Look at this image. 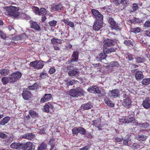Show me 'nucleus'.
Wrapping results in <instances>:
<instances>
[{
  "mask_svg": "<svg viewBox=\"0 0 150 150\" xmlns=\"http://www.w3.org/2000/svg\"><path fill=\"white\" fill-rule=\"evenodd\" d=\"M128 115L124 119H120L119 122L123 123H132L133 125H137V122L134 118V112L130 111L128 112Z\"/></svg>",
  "mask_w": 150,
  "mask_h": 150,
  "instance_id": "1",
  "label": "nucleus"
},
{
  "mask_svg": "<svg viewBox=\"0 0 150 150\" xmlns=\"http://www.w3.org/2000/svg\"><path fill=\"white\" fill-rule=\"evenodd\" d=\"M84 91L80 87L71 89L68 92L69 94L73 97H78L83 95Z\"/></svg>",
  "mask_w": 150,
  "mask_h": 150,
  "instance_id": "2",
  "label": "nucleus"
},
{
  "mask_svg": "<svg viewBox=\"0 0 150 150\" xmlns=\"http://www.w3.org/2000/svg\"><path fill=\"white\" fill-rule=\"evenodd\" d=\"M6 9L8 12V14L14 18L18 17L20 15L19 12L16 10V7L13 6H6Z\"/></svg>",
  "mask_w": 150,
  "mask_h": 150,
  "instance_id": "3",
  "label": "nucleus"
},
{
  "mask_svg": "<svg viewBox=\"0 0 150 150\" xmlns=\"http://www.w3.org/2000/svg\"><path fill=\"white\" fill-rule=\"evenodd\" d=\"M67 70H69L68 75L71 77L79 76V69L76 67L72 66H68L67 67Z\"/></svg>",
  "mask_w": 150,
  "mask_h": 150,
  "instance_id": "4",
  "label": "nucleus"
},
{
  "mask_svg": "<svg viewBox=\"0 0 150 150\" xmlns=\"http://www.w3.org/2000/svg\"><path fill=\"white\" fill-rule=\"evenodd\" d=\"M22 73L20 71L13 72L9 75L10 82L14 83L20 79L22 76Z\"/></svg>",
  "mask_w": 150,
  "mask_h": 150,
  "instance_id": "5",
  "label": "nucleus"
},
{
  "mask_svg": "<svg viewBox=\"0 0 150 150\" xmlns=\"http://www.w3.org/2000/svg\"><path fill=\"white\" fill-rule=\"evenodd\" d=\"M92 14L98 20L102 21L103 20V16L98 10L93 9L91 10Z\"/></svg>",
  "mask_w": 150,
  "mask_h": 150,
  "instance_id": "6",
  "label": "nucleus"
},
{
  "mask_svg": "<svg viewBox=\"0 0 150 150\" xmlns=\"http://www.w3.org/2000/svg\"><path fill=\"white\" fill-rule=\"evenodd\" d=\"M103 42L104 44L103 45V48H104L114 45L116 43V41L115 40L107 39L104 40Z\"/></svg>",
  "mask_w": 150,
  "mask_h": 150,
  "instance_id": "7",
  "label": "nucleus"
},
{
  "mask_svg": "<svg viewBox=\"0 0 150 150\" xmlns=\"http://www.w3.org/2000/svg\"><path fill=\"white\" fill-rule=\"evenodd\" d=\"M87 91L89 93H100L101 92V91L96 86L90 87L87 89Z\"/></svg>",
  "mask_w": 150,
  "mask_h": 150,
  "instance_id": "8",
  "label": "nucleus"
},
{
  "mask_svg": "<svg viewBox=\"0 0 150 150\" xmlns=\"http://www.w3.org/2000/svg\"><path fill=\"white\" fill-rule=\"evenodd\" d=\"M79 52L77 51L73 52L71 57V58L69 61V63L73 62H76L78 59Z\"/></svg>",
  "mask_w": 150,
  "mask_h": 150,
  "instance_id": "9",
  "label": "nucleus"
},
{
  "mask_svg": "<svg viewBox=\"0 0 150 150\" xmlns=\"http://www.w3.org/2000/svg\"><path fill=\"white\" fill-rule=\"evenodd\" d=\"M101 21L96 20L94 23L93 26V29L95 30H98L101 28L103 25Z\"/></svg>",
  "mask_w": 150,
  "mask_h": 150,
  "instance_id": "10",
  "label": "nucleus"
},
{
  "mask_svg": "<svg viewBox=\"0 0 150 150\" xmlns=\"http://www.w3.org/2000/svg\"><path fill=\"white\" fill-rule=\"evenodd\" d=\"M30 26L31 28L38 31H40V27L36 22L31 21H30Z\"/></svg>",
  "mask_w": 150,
  "mask_h": 150,
  "instance_id": "11",
  "label": "nucleus"
},
{
  "mask_svg": "<svg viewBox=\"0 0 150 150\" xmlns=\"http://www.w3.org/2000/svg\"><path fill=\"white\" fill-rule=\"evenodd\" d=\"M93 107V104L91 102H88L82 105L80 108L81 110H88L91 109Z\"/></svg>",
  "mask_w": 150,
  "mask_h": 150,
  "instance_id": "12",
  "label": "nucleus"
},
{
  "mask_svg": "<svg viewBox=\"0 0 150 150\" xmlns=\"http://www.w3.org/2000/svg\"><path fill=\"white\" fill-rule=\"evenodd\" d=\"M54 108V106L52 103H47L44 106L43 111L46 112H48L50 111V109H53Z\"/></svg>",
  "mask_w": 150,
  "mask_h": 150,
  "instance_id": "13",
  "label": "nucleus"
},
{
  "mask_svg": "<svg viewBox=\"0 0 150 150\" xmlns=\"http://www.w3.org/2000/svg\"><path fill=\"white\" fill-rule=\"evenodd\" d=\"M63 6L60 4L53 5L52 6L51 9L52 10L55 11H61L63 9Z\"/></svg>",
  "mask_w": 150,
  "mask_h": 150,
  "instance_id": "14",
  "label": "nucleus"
},
{
  "mask_svg": "<svg viewBox=\"0 0 150 150\" xmlns=\"http://www.w3.org/2000/svg\"><path fill=\"white\" fill-rule=\"evenodd\" d=\"M117 48L113 47H107L103 48V52L107 54H110L116 51Z\"/></svg>",
  "mask_w": 150,
  "mask_h": 150,
  "instance_id": "15",
  "label": "nucleus"
},
{
  "mask_svg": "<svg viewBox=\"0 0 150 150\" xmlns=\"http://www.w3.org/2000/svg\"><path fill=\"white\" fill-rule=\"evenodd\" d=\"M26 37V34L23 33L22 34L19 35H18L15 36L12 38V40L15 41H17L19 40H24Z\"/></svg>",
  "mask_w": 150,
  "mask_h": 150,
  "instance_id": "16",
  "label": "nucleus"
},
{
  "mask_svg": "<svg viewBox=\"0 0 150 150\" xmlns=\"http://www.w3.org/2000/svg\"><path fill=\"white\" fill-rule=\"evenodd\" d=\"M119 93V91L118 89H114L111 91V93L109 94V96L110 98H116L118 97Z\"/></svg>",
  "mask_w": 150,
  "mask_h": 150,
  "instance_id": "17",
  "label": "nucleus"
},
{
  "mask_svg": "<svg viewBox=\"0 0 150 150\" xmlns=\"http://www.w3.org/2000/svg\"><path fill=\"white\" fill-rule=\"evenodd\" d=\"M131 101L129 98L127 97L124 100L122 104L125 107H129L131 105Z\"/></svg>",
  "mask_w": 150,
  "mask_h": 150,
  "instance_id": "18",
  "label": "nucleus"
},
{
  "mask_svg": "<svg viewBox=\"0 0 150 150\" xmlns=\"http://www.w3.org/2000/svg\"><path fill=\"white\" fill-rule=\"evenodd\" d=\"M143 73L141 71H136L135 73V77L137 80L142 79L143 78Z\"/></svg>",
  "mask_w": 150,
  "mask_h": 150,
  "instance_id": "19",
  "label": "nucleus"
},
{
  "mask_svg": "<svg viewBox=\"0 0 150 150\" xmlns=\"http://www.w3.org/2000/svg\"><path fill=\"white\" fill-rule=\"evenodd\" d=\"M107 57L106 53L105 52L100 53L97 57H96L97 61H101L103 59H104Z\"/></svg>",
  "mask_w": 150,
  "mask_h": 150,
  "instance_id": "20",
  "label": "nucleus"
},
{
  "mask_svg": "<svg viewBox=\"0 0 150 150\" xmlns=\"http://www.w3.org/2000/svg\"><path fill=\"white\" fill-rule=\"evenodd\" d=\"M52 97V95L50 94H45L44 98H42L40 100L41 102H45L49 100Z\"/></svg>",
  "mask_w": 150,
  "mask_h": 150,
  "instance_id": "21",
  "label": "nucleus"
},
{
  "mask_svg": "<svg viewBox=\"0 0 150 150\" xmlns=\"http://www.w3.org/2000/svg\"><path fill=\"white\" fill-rule=\"evenodd\" d=\"M28 147V142H26V144L20 143L19 144L18 150H25Z\"/></svg>",
  "mask_w": 150,
  "mask_h": 150,
  "instance_id": "22",
  "label": "nucleus"
},
{
  "mask_svg": "<svg viewBox=\"0 0 150 150\" xmlns=\"http://www.w3.org/2000/svg\"><path fill=\"white\" fill-rule=\"evenodd\" d=\"M108 66L109 67L117 68L120 66V64L117 61H112L108 63Z\"/></svg>",
  "mask_w": 150,
  "mask_h": 150,
  "instance_id": "23",
  "label": "nucleus"
},
{
  "mask_svg": "<svg viewBox=\"0 0 150 150\" xmlns=\"http://www.w3.org/2000/svg\"><path fill=\"white\" fill-rule=\"evenodd\" d=\"M10 117L7 116L4 117L0 122V124L2 125H4L7 124L10 120Z\"/></svg>",
  "mask_w": 150,
  "mask_h": 150,
  "instance_id": "24",
  "label": "nucleus"
},
{
  "mask_svg": "<svg viewBox=\"0 0 150 150\" xmlns=\"http://www.w3.org/2000/svg\"><path fill=\"white\" fill-rule=\"evenodd\" d=\"M47 144L43 142L38 146V150H45L47 148Z\"/></svg>",
  "mask_w": 150,
  "mask_h": 150,
  "instance_id": "25",
  "label": "nucleus"
},
{
  "mask_svg": "<svg viewBox=\"0 0 150 150\" xmlns=\"http://www.w3.org/2000/svg\"><path fill=\"white\" fill-rule=\"evenodd\" d=\"M149 98H147L142 103L143 106L146 109H148L150 107V104L149 103Z\"/></svg>",
  "mask_w": 150,
  "mask_h": 150,
  "instance_id": "26",
  "label": "nucleus"
},
{
  "mask_svg": "<svg viewBox=\"0 0 150 150\" xmlns=\"http://www.w3.org/2000/svg\"><path fill=\"white\" fill-rule=\"evenodd\" d=\"M9 73V70L6 69H2L0 70V74L1 75L6 76Z\"/></svg>",
  "mask_w": 150,
  "mask_h": 150,
  "instance_id": "27",
  "label": "nucleus"
},
{
  "mask_svg": "<svg viewBox=\"0 0 150 150\" xmlns=\"http://www.w3.org/2000/svg\"><path fill=\"white\" fill-rule=\"evenodd\" d=\"M1 81L4 85H6L8 83H11L10 82L9 76L7 77H3L1 79Z\"/></svg>",
  "mask_w": 150,
  "mask_h": 150,
  "instance_id": "28",
  "label": "nucleus"
},
{
  "mask_svg": "<svg viewBox=\"0 0 150 150\" xmlns=\"http://www.w3.org/2000/svg\"><path fill=\"white\" fill-rule=\"evenodd\" d=\"M43 62L42 61H37L36 68L38 69L42 68L44 65Z\"/></svg>",
  "mask_w": 150,
  "mask_h": 150,
  "instance_id": "29",
  "label": "nucleus"
},
{
  "mask_svg": "<svg viewBox=\"0 0 150 150\" xmlns=\"http://www.w3.org/2000/svg\"><path fill=\"white\" fill-rule=\"evenodd\" d=\"M147 137L143 134L138 135L137 137V139L139 141H144L147 138Z\"/></svg>",
  "mask_w": 150,
  "mask_h": 150,
  "instance_id": "30",
  "label": "nucleus"
},
{
  "mask_svg": "<svg viewBox=\"0 0 150 150\" xmlns=\"http://www.w3.org/2000/svg\"><path fill=\"white\" fill-rule=\"evenodd\" d=\"M22 95L23 99L25 100H28V91L23 90Z\"/></svg>",
  "mask_w": 150,
  "mask_h": 150,
  "instance_id": "31",
  "label": "nucleus"
},
{
  "mask_svg": "<svg viewBox=\"0 0 150 150\" xmlns=\"http://www.w3.org/2000/svg\"><path fill=\"white\" fill-rule=\"evenodd\" d=\"M104 101L105 103L109 106L113 107L114 106V104L112 103L111 101L108 98H105Z\"/></svg>",
  "mask_w": 150,
  "mask_h": 150,
  "instance_id": "32",
  "label": "nucleus"
},
{
  "mask_svg": "<svg viewBox=\"0 0 150 150\" xmlns=\"http://www.w3.org/2000/svg\"><path fill=\"white\" fill-rule=\"evenodd\" d=\"M51 41L53 44H56L61 43L62 40L58 39L53 38L51 39Z\"/></svg>",
  "mask_w": 150,
  "mask_h": 150,
  "instance_id": "33",
  "label": "nucleus"
},
{
  "mask_svg": "<svg viewBox=\"0 0 150 150\" xmlns=\"http://www.w3.org/2000/svg\"><path fill=\"white\" fill-rule=\"evenodd\" d=\"M20 143L14 142L11 144L10 147L11 148L14 149H18Z\"/></svg>",
  "mask_w": 150,
  "mask_h": 150,
  "instance_id": "34",
  "label": "nucleus"
},
{
  "mask_svg": "<svg viewBox=\"0 0 150 150\" xmlns=\"http://www.w3.org/2000/svg\"><path fill=\"white\" fill-rule=\"evenodd\" d=\"M130 22L131 23H140L142 22V20L139 18H134L133 19L130 20Z\"/></svg>",
  "mask_w": 150,
  "mask_h": 150,
  "instance_id": "35",
  "label": "nucleus"
},
{
  "mask_svg": "<svg viewBox=\"0 0 150 150\" xmlns=\"http://www.w3.org/2000/svg\"><path fill=\"white\" fill-rule=\"evenodd\" d=\"M142 83L143 85H148L150 83V78L149 79H144L142 82Z\"/></svg>",
  "mask_w": 150,
  "mask_h": 150,
  "instance_id": "36",
  "label": "nucleus"
},
{
  "mask_svg": "<svg viewBox=\"0 0 150 150\" xmlns=\"http://www.w3.org/2000/svg\"><path fill=\"white\" fill-rule=\"evenodd\" d=\"M128 0H121L120 3L122 4L125 7H126L129 5Z\"/></svg>",
  "mask_w": 150,
  "mask_h": 150,
  "instance_id": "37",
  "label": "nucleus"
},
{
  "mask_svg": "<svg viewBox=\"0 0 150 150\" xmlns=\"http://www.w3.org/2000/svg\"><path fill=\"white\" fill-rule=\"evenodd\" d=\"M29 114L33 117H37L38 115L36 112L33 110H30L29 112Z\"/></svg>",
  "mask_w": 150,
  "mask_h": 150,
  "instance_id": "38",
  "label": "nucleus"
},
{
  "mask_svg": "<svg viewBox=\"0 0 150 150\" xmlns=\"http://www.w3.org/2000/svg\"><path fill=\"white\" fill-rule=\"evenodd\" d=\"M130 31L135 33H139L140 31V28L139 27H137L135 28H132L130 30Z\"/></svg>",
  "mask_w": 150,
  "mask_h": 150,
  "instance_id": "39",
  "label": "nucleus"
},
{
  "mask_svg": "<svg viewBox=\"0 0 150 150\" xmlns=\"http://www.w3.org/2000/svg\"><path fill=\"white\" fill-rule=\"evenodd\" d=\"M47 11L46 9L44 8H41L40 9V15L42 14L44 16L47 13Z\"/></svg>",
  "mask_w": 150,
  "mask_h": 150,
  "instance_id": "40",
  "label": "nucleus"
},
{
  "mask_svg": "<svg viewBox=\"0 0 150 150\" xmlns=\"http://www.w3.org/2000/svg\"><path fill=\"white\" fill-rule=\"evenodd\" d=\"M64 22L65 23L69 25L71 27H73L74 26V23L73 22L69 21L68 20L64 19Z\"/></svg>",
  "mask_w": 150,
  "mask_h": 150,
  "instance_id": "41",
  "label": "nucleus"
},
{
  "mask_svg": "<svg viewBox=\"0 0 150 150\" xmlns=\"http://www.w3.org/2000/svg\"><path fill=\"white\" fill-rule=\"evenodd\" d=\"M6 139H7L6 140L5 142V144H6V145H8L11 143L13 140V138L11 136H8V138Z\"/></svg>",
  "mask_w": 150,
  "mask_h": 150,
  "instance_id": "42",
  "label": "nucleus"
},
{
  "mask_svg": "<svg viewBox=\"0 0 150 150\" xmlns=\"http://www.w3.org/2000/svg\"><path fill=\"white\" fill-rule=\"evenodd\" d=\"M35 146L32 142H29V150H34Z\"/></svg>",
  "mask_w": 150,
  "mask_h": 150,
  "instance_id": "43",
  "label": "nucleus"
},
{
  "mask_svg": "<svg viewBox=\"0 0 150 150\" xmlns=\"http://www.w3.org/2000/svg\"><path fill=\"white\" fill-rule=\"evenodd\" d=\"M79 133L83 135L85 134L86 133L85 129L82 127H79Z\"/></svg>",
  "mask_w": 150,
  "mask_h": 150,
  "instance_id": "44",
  "label": "nucleus"
},
{
  "mask_svg": "<svg viewBox=\"0 0 150 150\" xmlns=\"http://www.w3.org/2000/svg\"><path fill=\"white\" fill-rule=\"evenodd\" d=\"M48 77V76L47 74L44 72L41 73L40 76V78L42 79H44Z\"/></svg>",
  "mask_w": 150,
  "mask_h": 150,
  "instance_id": "45",
  "label": "nucleus"
},
{
  "mask_svg": "<svg viewBox=\"0 0 150 150\" xmlns=\"http://www.w3.org/2000/svg\"><path fill=\"white\" fill-rule=\"evenodd\" d=\"M38 85L37 83H35L33 85L29 86V89L31 90H35L37 88Z\"/></svg>",
  "mask_w": 150,
  "mask_h": 150,
  "instance_id": "46",
  "label": "nucleus"
},
{
  "mask_svg": "<svg viewBox=\"0 0 150 150\" xmlns=\"http://www.w3.org/2000/svg\"><path fill=\"white\" fill-rule=\"evenodd\" d=\"M79 127L77 128L76 127H74L72 130V133L74 134L77 135L79 133Z\"/></svg>",
  "mask_w": 150,
  "mask_h": 150,
  "instance_id": "47",
  "label": "nucleus"
},
{
  "mask_svg": "<svg viewBox=\"0 0 150 150\" xmlns=\"http://www.w3.org/2000/svg\"><path fill=\"white\" fill-rule=\"evenodd\" d=\"M129 139L128 138V137L127 138H126V139H125L123 140V144L125 145L128 146H130V145H129V143L130 142H129Z\"/></svg>",
  "mask_w": 150,
  "mask_h": 150,
  "instance_id": "48",
  "label": "nucleus"
},
{
  "mask_svg": "<svg viewBox=\"0 0 150 150\" xmlns=\"http://www.w3.org/2000/svg\"><path fill=\"white\" fill-rule=\"evenodd\" d=\"M33 10L36 14L40 15V10L38 7H34L33 8Z\"/></svg>",
  "mask_w": 150,
  "mask_h": 150,
  "instance_id": "49",
  "label": "nucleus"
},
{
  "mask_svg": "<svg viewBox=\"0 0 150 150\" xmlns=\"http://www.w3.org/2000/svg\"><path fill=\"white\" fill-rule=\"evenodd\" d=\"M0 138L3 139H6L8 138V135L4 133L0 132Z\"/></svg>",
  "mask_w": 150,
  "mask_h": 150,
  "instance_id": "50",
  "label": "nucleus"
},
{
  "mask_svg": "<svg viewBox=\"0 0 150 150\" xmlns=\"http://www.w3.org/2000/svg\"><path fill=\"white\" fill-rule=\"evenodd\" d=\"M140 145L139 144H134L132 146H131V147L134 149H137L139 148Z\"/></svg>",
  "mask_w": 150,
  "mask_h": 150,
  "instance_id": "51",
  "label": "nucleus"
},
{
  "mask_svg": "<svg viewBox=\"0 0 150 150\" xmlns=\"http://www.w3.org/2000/svg\"><path fill=\"white\" fill-rule=\"evenodd\" d=\"M108 22L112 26L115 24V22L112 18H109L108 21Z\"/></svg>",
  "mask_w": 150,
  "mask_h": 150,
  "instance_id": "52",
  "label": "nucleus"
},
{
  "mask_svg": "<svg viewBox=\"0 0 150 150\" xmlns=\"http://www.w3.org/2000/svg\"><path fill=\"white\" fill-rule=\"evenodd\" d=\"M67 86L69 85H72L75 83V81L74 80H69L68 81L67 80Z\"/></svg>",
  "mask_w": 150,
  "mask_h": 150,
  "instance_id": "53",
  "label": "nucleus"
},
{
  "mask_svg": "<svg viewBox=\"0 0 150 150\" xmlns=\"http://www.w3.org/2000/svg\"><path fill=\"white\" fill-rule=\"evenodd\" d=\"M144 61V59H142L140 57L136 58V62L138 63L143 62Z\"/></svg>",
  "mask_w": 150,
  "mask_h": 150,
  "instance_id": "54",
  "label": "nucleus"
},
{
  "mask_svg": "<svg viewBox=\"0 0 150 150\" xmlns=\"http://www.w3.org/2000/svg\"><path fill=\"white\" fill-rule=\"evenodd\" d=\"M57 22L54 20H53L50 22L49 23L50 26H55L57 23Z\"/></svg>",
  "mask_w": 150,
  "mask_h": 150,
  "instance_id": "55",
  "label": "nucleus"
},
{
  "mask_svg": "<svg viewBox=\"0 0 150 150\" xmlns=\"http://www.w3.org/2000/svg\"><path fill=\"white\" fill-rule=\"evenodd\" d=\"M0 36L2 38L4 39H5L6 38V35L1 31H0Z\"/></svg>",
  "mask_w": 150,
  "mask_h": 150,
  "instance_id": "56",
  "label": "nucleus"
},
{
  "mask_svg": "<svg viewBox=\"0 0 150 150\" xmlns=\"http://www.w3.org/2000/svg\"><path fill=\"white\" fill-rule=\"evenodd\" d=\"M37 60H35L33 62H30V64L33 67H37Z\"/></svg>",
  "mask_w": 150,
  "mask_h": 150,
  "instance_id": "57",
  "label": "nucleus"
},
{
  "mask_svg": "<svg viewBox=\"0 0 150 150\" xmlns=\"http://www.w3.org/2000/svg\"><path fill=\"white\" fill-rule=\"evenodd\" d=\"M133 10L134 11L137 10L138 8V5L137 4H134L132 6Z\"/></svg>",
  "mask_w": 150,
  "mask_h": 150,
  "instance_id": "58",
  "label": "nucleus"
},
{
  "mask_svg": "<svg viewBox=\"0 0 150 150\" xmlns=\"http://www.w3.org/2000/svg\"><path fill=\"white\" fill-rule=\"evenodd\" d=\"M112 26H113V27H112V28L115 29V30H119L120 29V26L118 25L117 24H116V23H115V24L114 25H112Z\"/></svg>",
  "mask_w": 150,
  "mask_h": 150,
  "instance_id": "59",
  "label": "nucleus"
},
{
  "mask_svg": "<svg viewBox=\"0 0 150 150\" xmlns=\"http://www.w3.org/2000/svg\"><path fill=\"white\" fill-rule=\"evenodd\" d=\"M124 43L126 45L129 46V45L131 44L132 42H131V41L130 40H125L124 42Z\"/></svg>",
  "mask_w": 150,
  "mask_h": 150,
  "instance_id": "60",
  "label": "nucleus"
},
{
  "mask_svg": "<svg viewBox=\"0 0 150 150\" xmlns=\"http://www.w3.org/2000/svg\"><path fill=\"white\" fill-rule=\"evenodd\" d=\"M35 137V134L32 133H29V139H31Z\"/></svg>",
  "mask_w": 150,
  "mask_h": 150,
  "instance_id": "61",
  "label": "nucleus"
},
{
  "mask_svg": "<svg viewBox=\"0 0 150 150\" xmlns=\"http://www.w3.org/2000/svg\"><path fill=\"white\" fill-rule=\"evenodd\" d=\"M144 26L146 27H150V21H147L145 23Z\"/></svg>",
  "mask_w": 150,
  "mask_h": 150,
  "instance_id": "62",
  "label": "nucleus"
},
{
  "mask_svg": "<svg viewBox=\"0 0 150 150\" xmlns=\"http://www.w3.org/2000/svg\"><path fill=\"white\" fill-rule=\"evenodd\" d=\"M142 127L143 128H146L147 127L149 126V125L146 122H145L143 124H142Z\"/></svg>",
  "mask_w": 150,
  "mask_h": 150,
  "instance_id": "63",
  "label": "nucleus"
},
{
  "mask_svg": "<svg viewBox=\"0 0 150 150\" xmlns=\"http://www.w3.org/2000/svg\"><path fill=\"white\" fill-rule=\"evenodd\" d=\"M90 148V146H86L80 149V150H88Z\"/></svg>",
  "mask_w": 150,
  "mask_h": 150,
  "instance_id": "64",
  "label": "nucleus"
}]
</instances>
